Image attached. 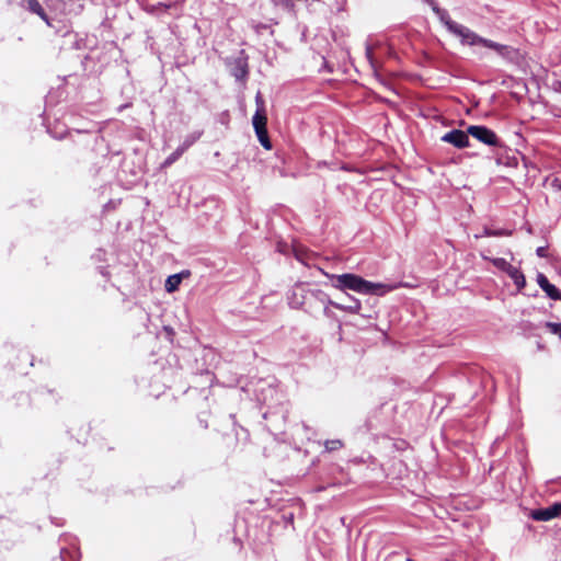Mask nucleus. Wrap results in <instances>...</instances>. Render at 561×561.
Masks as SVG:
<instances>
[{
    "label": "nucleus",
    "mask_w": 561,
    "mask_h": 561,
    "mask_svg": "<svg viewBox=\"0 0 561 561\" xmlns=\"http://www.w3.org/2000/svg\"><path fill=\"white\" fill-rule=\"evenodd\" d=\"M185 151L180 146L164 160L163 167L172 165Z\"/></svg>",
    "instance_id": "b1692460"
},
{
    "label": "nucleus",
    "mask_w": 561,
    "mask_h": 561,
    "mask_svg": "<svg viewBox=\"0 0 561 561\" xmlns=\"http://www.w3.org/2000/svg\"><path fill=\"white\" fill-rule=\"evenodd\" d=\"M254 392L257 401L268 408H273L279 402V392L271 382H266L265 380H259Z\"/></svg>",
    "instance_id": "423d86ee"
},
{
    "label": "nucleus",
    "mask_w": 561,
    "mask_h": 561,
    "mask_svg": "<svg viewBox=\"0 0 561 561\" xmlns=\"http://www.w3.org/2000/svg\"><path fill=\"white\" fill-rule=\"evenodd\" d=\"M492 264L504 273H508L514 266L503 257L491 259Z\"/></svg>",
    "instance_id": "4be33fe9"
},
{
    "label": "nucleus",
    "mask_w": 561,
    "mask_h": 561,
    "mask_svg": "<svg viewBox=\"0 0 561 561\" xmlns=\"http://www.w3.org/2000/svg\"><path fill=\"white\" fill-rule=\"evenodd\" d=\"M202 136L201 131H195L185 137L183 142L180 145L184 151H186L193 144H195Z\"/></svg>",
    "instance_id": "5701e85b"
},
{
    "label": "nucleus",
    "mask_w": 561,
    "mask_h": 561,
    "mask_svg": "<svg viewBox=\"0 0 561 561\" xmlns=\"http://www.w3.org/2000/svg\"><path fill=\"white\" fill-rule=\"evenodd\" d=\"M324 275L331 280L334 288L342 291L353 290L364 295L385 296L399 287V285L374 283L354 273L341 275L324 273Z\"/></svg>",
    "instance_id": "f257e3e1"
},
{
    "label": "nucleus",
    "mask_w": 561,
    "mask_h": 561,
    "mask_svg": "<svg viewBox=\"0 0 561 561\" xmlns=\"http://www.w3.org/2000/svg\"><path fill=\"white\" fill-rule=\"evenodd\" d=\"M288 520H290V522H293V520H294V514H290V515H289Z\"/></svg>",
    "instance_id": "c9c22d12"
},
{
    "label": "nucleus",
    "mask_w": 561,
    "mask_h": 561,
    "mask_svg": "<svg viewBox=\"0 0 561 561\" xmlns=\"http://www.w3.org/2000/svg\"><path fill=\"white\" fill-rule=\"evenodd\" d=\"M252 125L254 131L267 128V114L265 112L255 111L252 116Z\"/></svg>",
    "instance_id": "a211bd4d"
},
{
    "label": "nucleus",
    "mask_w": 561,
    "mask_h": 561,
    "mask_svg": "<svg viewBox=\"0 0 561 561\" xmlns=\"http://www.w3.org/2000/svg\"><path fill=\"white\" fill-rule=\"evenodd\" d=\"M536 254L539 257H547L548 256V248L547 247H539V248H537Z\"/></svg>",
    "instance_id": "7c9ffc66"
},
{
    "label": "nucleus",
    "mask_w": 561,
    "mask_h": 561,
    "mask_svg": "<svg viewBox=\"0 0 561 561\" xmlns=\"http://www.w3.org/2000/svg\"><path fill=\"white\" fill-rule=\"evenodd\" d=\"M489 383H490L491 386H493V385H492V378H491V376H490L489 374H486V373L482 371V377H481V385H482V387L486 388V387L489 386Z\"/></svg>",
    "instance_id": "c85d7f7f"
},
{
    "label": "nucleus",
    "mask_w": 561,
    "mask_h": 561,
    "mask_svg": "<svg viewBox=\"0 0 561 561\" xmlns=\"http://www.w3.org/2000/svg\"><path fill=\"white\" fill-rule=\"evenodd\" d=\"M507 150H508V148L505 151H500V152L495 151L493 153L495 162L499 165L503 164V165H506V167H510V168H516L517 164H518V160H517V158L515 156L506 154Z\"/></svg>",
    "instance_id": "4468645a"
},
{
    "label": "nucleus",
    "mask_w": 561,
    "mask_h": 561,
    "mask_svg": "<svg viewBox=\"0 0 561 561\" xmlns=\"http://www.w3.org/2000/svg\"><path fill=\"white\" fill-rule=\"evenodd\" d=\"M434 13L439 19V21L444 24L448 32L453 35L460 38L461 44L467 45L470 41V37L473 35V31L469 27L457 23L451 20L447 10L442 8H434Z\"/></svg>",
    "instance_id": "39448f33"
},
{
    "label": "nucleus",
    "mask_w": 561,
    "mask_h": 561,
    "mask_svg": "<svg viewBox=\"0 0 561 561\" xmlns=\"http://www.w3.org/2000/svg\"><path fill=\"white\" fill-rule=\"evenodd\" d=\"M327 451H334L343 447V443L340 439H330L324 444Z\"/></svg>",
    "instance_id": "bb28decb"
},
{
    "label": "nucleus",
    "mask_w": 561,
    "mask_h": 561,
    "mask_svg": "<svg viewBox=\"0 0 561 561\" xmlns=\"http://www.w3.org/2000/svg\"><path fill=\"white\" fill-rule=\"evenodd\" d=\"M350 304L343 305L335 301L334 308L339 310L346 311L348 313L358 314L362 309V304L358 299L354 298L353 296H348Z\"/></svg>",
    "instance_id": "2eb2a0df"
},
{
    "label": "nucleus",
    "mask_w": 561,
    "mask_h": 561,
    "mask_svg": "<svg viewBox=\"0 0 561 561\" xmlns=\"http://www.w3.org/2000/svg\"><path fill=\"white\" fill-rule=\"evenodd\" d=\"M467 45H469V46H477V45L483 46V47H485L488 49L493 50L504 61L510 62V64H514V65H517L519 62V60H520V57H522V55L519 53V49H517V48H515L513 46H510V45L500 44V43H496L494 41L484 38V37L480 36L479 34H477L476 32L470 37V41H469V43Z\"/></svg>",
    "instance_id": "f03ea898"
},
{
    "label": "nucleus",
    "mask_w": 561,
    "mask_h": 561,
    "mask_svg": "<svg viewBox=\"0 0 561 561\" xmlns=\"http://www.w3.org/2000/svg\"><path fill=\"white\" fill-rule=\"evenodd\" d=\"M305 288L302 286H296V288L288 295V304L291 308H300L302 305L308 304V296H306Z\"/></svg>",
    "instance_id": "f8f14e48"
},
{
    "label": "nucleus",
    "mask_w": 561,
    "mask_h": 561,
    "mask_svg": "<svg viewBox=\"0 0 561 561\" xmlns=\"http://www.w3.org/2000/svg\"><path fill=\"white\" fill-rule=\"evenodd\" d=\"M255 105H256V111H261V112H265L266 111L265 101H264V98H263V95H262V93L260 91L255 95Z\"/></svg>",
    "instance_id": "cd10ccee"
},
{
    "label": "nucleus",
    "mask_w": 561,
    "mask_h": 561,
    "mask_svg": "<svg viewBox=\"0 0 561 561\" xmlns=\"http://www.w3.org/2000/svg\"><path fill=\"white\" fill-rule=\"evenodd\" d=\"M25 1V8L38 15L43 21H45L47 24H49V18L47 15V13L45 12V10L43 9V7L41 5V3L38 2V0H24Z\"/></svg>",
    "instance_id": "dca6fc26"
},
{
    "label": "nucleus",
    "mask_w": 561,
    "mask_h": 561,
    "mask_svg": "<svg viewBox=\"0 0 561 561\" xmlns=\"http://www.w3.org/2000/svg\"><path fill=\"white\" fill-rule=\"evenodd\" d=\"M365 427L367 432L370 433H380L385 427L383 417H382V409L378 408L373 411L366 419Z\"/></svg>",
    "instance_id": "9d476101"
},
{
    "label": "nucleus",
    "mask_w": 561,
    "mask_h": 561,
    "mask_svg": "<svg viewBox=\"0 0 561 561\" xmlns=\"http://www.w3.org/2000/svg\"><path fill=\"white\" fill-rule=\"evenodd\" d=\"M190 271H182L180 273L172 274L165 279L164 288L167 293H174L179 290L184 278L190 276Z\"/></svg>",
    "instance_id": "9b49d317"
},
{
    "label": "nucleus",
    "mask_w": 561,
    "mask_h": 561,
    "mask_svg": "<svg viewBox=\"0 0 561 561\" xmlns=\"http://www.w3.org/2000/svg\"><path fill=\"white\" fill-rule=\"evenodd\" d=\"M323 314L329 319H335V313L329 308L331 305H322Z\"/></svg>",
    "instance_id": "c756f323"
},
{
    "label": "nucleus",
    "mask_w": 561,
    "mask_h": 561,
    "mask_svg": "<svg viewBox=\"0 0 561 561\" xmlns=\"http://www.w3.org/2000/svg\"><path fill=\"white\" fill-rule=\"evenodd\" d=\"M249 56L244 49L224 59L225 66L236 81L245 83L249 78Z\"/></svg>",
    "instance_id": "20e7f679"
},
{
    "label": "nucleus",
    "mask_w": 561,
    "mask_h": 561,
    "mask_svg": "<svg viewBox=\"0 0 561 561\" xmlns=\"http://www.w3.org/2000/svg\"><path fill=\"white\" fill-rule=\"evenodd\" d=\"M561 516V502H554L547 507L531 510L529 517L537 522H548Z\"/></svg>",
    "instance_id": "6e6552de"
},
{
    "label": "nucleus",
    "mask_w": 561,
    "mask_h": 561,
    "mask_svg": "<svg viewBox=\"0 0 561 561\" xmlns=\"http://www.w3.org/2000/svg\"><path fill=\"white\" fill-rule=\"evenodd\" d=\"M51 523L56 524L57 526H61L62 523L57 522V518H51Z\"/></svg>",
    "instance_id": "f704fd0d"
},
{
    "label": "nucleus",
    "mask_w": 561,
    "mask_h": 561,
    "mask_svg": "<svg viewBox=\"0 0 561 561\" xmlns=\"http://www.w3.org/2000/svg\"><path fill=\"white\" fill-rule=\"evenodd\" d=\"M507 275L514 282V284L516 285L518 290H522L523 288H525V286H526V277H525L524 273L519 268L514 266L507 273Z\"/></svg>",
    "instance_id": "6ab92c4d"
},
{
    "label": "nucleus",
    "mask_w": 561,
    "mask_h": 561,
    "mask_svg": "<svg viewBox=\"0 0 561 561\" xmlns=\"http://www.w3.org/2000/svg\"><path fill=\"white\" fill-rule=\"evenodd\" d=\"M536 280L538 286L546 293L548 298L551 300L560 299L561 290L556 285L551 284L543 273H538Z\"/></svg>",
    "instance_id": "1a4fd4ad"
},
{
    "label": "nucleus",
    "mask_w": 561,
    "mask_h": 561,
    "mask_svg": "<svg viewBox=\"0 0 561 561\" xmlns=\"http://www.w3.org/2000/svg\"><path fill=\"white\" fill-rule=\"evenodd\" d=\"M545 328L548 329L551 334L557 335L561 340V322L547 321L545 323Z\"/></svg>",
    "instance_id": "393cba45"
},
{
    "label": "nucleus",
    "mask_w": 561,
    "mask_h": 561,
    "mask_svg": "<svg viewBox=\"0 0 561 561\" xmlns=\"http://www.w3.org/2000/svg\"><path fill=\"white\" fill-rule=\"evenodd\" d=\"M407 561H416V560H414L412 558H408Z\"/></svg>",
    "instance_id": "ea45409f"
},
{
    "label": "nucleus",
    "mask_w": 561,
    "mask_h": 561,
    "mask_svg": "<svg viewBox=\"0 0 561 561\" xmlns=\"http://www.w3.org/2000/svg\"><path fill=\"white\" fill-rule=\"evenodd\" d=\"M101 274L106 275L105 272L103 271V267H101Z\"/></svg>",
    "instance_id": "58836bf2"
},
{
    "label": "nucleus",
    "mask_w": 561,
    "mask_h": 561,
    "mask_svg": "<svg viewBox=\"0 0 561 561\" xmlns=\"http://www.w3.org/2000/svg\"><path fill=\"white\" fill-rule=\"evenodd\" d=\"M551 185L552 187L561 192V180H559L558 178L553 179Z\"/></svg>",
    "instance_id": "2f4dec72"
},
{
    "label": "nucleus",
    "mask_w": 561,
    "mask_h": 561,
    "mask_svg": "<svg viewBox=\"0 0 561 561\" xmlns=\"http://www.w3.org/2000/svg\"><path fill=\"white\" fill-rule=\"evenodd\" d=\"M365 55H366V58L370 65V67L373 68V71H374V76L380 81L383 83V78L382 76L379 73V64L378 61L376 60L375 56H374V50H373V47L367 44L366 45V49H365Z\"/></svg>",
    "instance_id": "f3484780"
},
{
    "label": "nucleus",
    "mask_w": 561,
    "mask_h": 561,
    "mask_svg": "<svg viewBox=\"0 0 561 561\" xmlns=\"http://www.w3.org/2000/svg\"><path fill=\"white\" fill-rule=\"evenodd\" d=\"M306 296H308V302L316 301L320 305H331L334 308L335 301L332 300L327 293L321 289H308L306 291Z\"/></svg>",
    "instance_id": "ddd939ff"
},
{
    "label": "nucleus",
    "mask_w": 561,
    "mask_h": 561,
    "mask_svg": "<svg viewBox=\"0 0 561 561\" xmlns=\"http://www.w3.org/2000/svg\"><path fill=\"white\" fill-rule=\"evenodd\" d=\"M469 137L470 134H468V127L466 130L454 128L444 134L440 140L454 146L457 149H465L471 146Z\"/></svg>",
    "instance_id": "0eeeda50"
},
{
    "label": "nucleus",
    "mask_w": 561,
    "mask_h": 561,
    "mask_svg": "<svg viewBox=\"0 0 561 561\" xmlns=\"http://www.w3.org/2000/svg\"><path fill=\"white\" fill-rule=\"evenodd\" d=\"M434 11V8H440L435 0H424Z\"/></svg>",
    "instance_id": "473e14b6"
},
{
    "label": "nucleus",
    "mask_w": 561,
    "mask_h": 561,
    "mask_svg": "<svg viewBox=\"0 0 561 561\" xmlns=\"http://www.w3.org/2000/svg\"><path fill=\"white\" fill-rule=\"evenodd\" d=\"M60 559L62 561H79L80 551L78 549L70 550L69 548L60 549Z\"/></svg>",
    "instance_id": "aec40b11"
},
{
    "label": "nucleus",
    "mask_w": 561,
    "mask_h": 561,
    "mask_svg": "<svg viewBox=\"0 0 561 561\" xmlns=\"http://www.w3.org/2000/svg\"><path fill=\"white\" fill-rule=\"evenodd\" d=\"M538 348H539V350H542V348H543V346H542L540 343H538Z\"/></svg>",
    "instance_id": "4c0bfd02"
},
{
    "label": "nucleus",
    "mask_w": 561,
    "mask_h": 561,
    "mask_svg": "<svg viewBox=\"0 0 561 561\" xmlns=\"http://www.w3.org/2000/svg\"><path fill=\"white\" fill-rule=\"evenodd\" d=\"M268 413H270L268 411L263 413L264 419H267Z\"/></svg>",
    "instance_id": "e433bc0d"
},
{
    "label": "nucleus",
    "mask_w": 561,
    "mask_h": 561,
    "mask_svg": "<svg viewBox=\"0 0 561 561\" xmlns=\"http://www.w3.org/2000/svg\"><path fill=\"white\" fill-rule=\"evenodd\" d=\"M276 7L282 8L285 11H291L295 7L294 0H272Z\"/></svg>",
    "instance_id": "a878e982"
},
{
    "label": "nucleus",
    "mask_w": 561,
    "mask_h": 561,
    "mask_svg": "<svg viewBox=\"0 0 561 561\" xmlns=\"http://www.w3.org/2000/svg\"><path fill=\"white\" fill-rule=\"evenodd\" d=\"M486 234L488 236H502L503 232L502 231H486Z\"/></svg>",
    "instance_id": "72a5a7b5"
},
{
    "label": "nucleus",
    "mask_w": 561,
    "mask_h": 561,
    "mask_svg": "<svg viewBox=\"0 0 561 561\" xmlns=\"http://www.w3.org/2000/svg\"><path fill=\"white\" fill-rule=\"evenodd\" d=\"M468 134L482 145L489 147L492 153L495 151H505L507 149V146L496 135V133L485 125H469Z\"/></svg>",
    "instance_id": "7ed1b4c3"
},
{
    "label": "nucleus",
    "mask_w": 561,
    "mask_h": 561,
    "mask_svg": "<svg viewBox=\"0 0 561 561\" xmlns=\"http://www.w3.org/2000/svg\"><path fill=\"white\" fill-rule=\"evenodd\" d=\"M255 135L263 148L266 150L272 149V141L270 139L267 128L255 131Z\"/></svg>",
    "instance_id": "412c9836"
}]
</instances>
